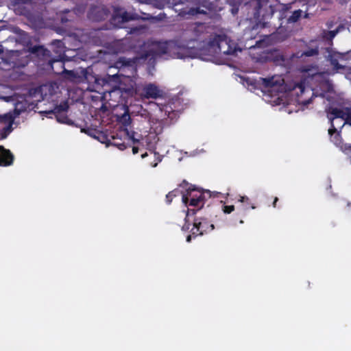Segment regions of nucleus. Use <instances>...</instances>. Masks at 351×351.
<instances>
[{
  "label": "nucleus",
  "instance_id": "f257e3e1",
  "mask_svg": "<svg viewBox=\"0 0 351 351\" xmlns=\"http://www.w3.org/2000/svg\"><path fill=\"white\" fill-rule=\"evenodd\" d=\"M193 45L185 47L173 41L149 42L144 45L143 52L145 58L167 55L173 58H199L209 60L212 57L221 53L232 55L240 51L236 43L226 35H217L210 38L206 43L199 44L198 49H195Z\"/></svg>",
  "mask_w": 351,
  "mask_h": 351
},
{
  "label": "nucleus",
  "instance_id": "f03ea898",
  "mask_svg": "<svg viewBox=\"0 0 351 351\" xmlns=\"http://www.w3.org/2000/svg\"><path fill=\"white\" fill-rule=\"evenodd\" d=\"M51 86L49 84L43 85L37 88L27 90L23 89L21 92L15 93L14 95L10 97H3L5 99H9L14 106V114L8 112L5 114L1 118V122L5 125L3 128V134L2 138H5L7 135L12 130V124L14 120L21 112L33 110L37 103L44 99L47 94L51 93Z\"/></svg>",
  "mask_w": 351,
  "mask_h": 351
},
{
  "label": "nucleus",
  "instance_id": "7ed1b4c3",
  "mask_svg": "<svg viewBox=\"0 0 351 351\" xmlns=\"http://www.w3.org/2000/svg\"><path fill=\"white\" fill-rule=\"evenodd\" d=\"M115 67L119 69L118 75L122 77L121 80V84L128 83L126 87H123L122 89L127 92H134L138 94L142 99H154L161 98L163 97L165 93L155 84L149 83L144 85L142 89H138L136 86V82L134 77L136 74V69L134 61L126 60L124 58H121L115 64Z\"/></svg>",
  "mask_w": 351,
  "mask_h": 351
},
{
  "label": "nucleus",
  "instance_id": "20e7f679",
  "mask_svg": "<svg viewBox=\"0 0 351 351\" xmlns=\"http://www.w3.org/2000/svg\"><path fill=\"white\" fill-rule=\"evenodd\" d=\"M243 84L250 91H254L256 88L261 89L263 100L272 106L286 103L284 79L280 75L268 78L260 77L258 80L247 78L243 80Z\"/></svg>",
  "mask_w": 351,
  "mask_h": 351
},
{
  "label": "nucleus",
  "instance_id": "39448f33",
  "mask_svg": "<svg viewBox=\"0 0 351 351\" xmlns=\"http://www.w3.org/2000/svg\"><path fill=\"white\" fill-rule=\"evenodd\" d=\"M178 193H180L182 195V201L185 206H191L202 208L204 204V192L196 188L195 186L183 182L178 189L170 192L167 195V199L172 198L176 196ZM170 202L171 200H168Z\"/></svg>",
  "mask_w": 351,
  "mask_h": 351
},
{
  "label": "nucleus",
  "instance_id": "423d86ee",
  "mask_svg": "<svg viewBox=\"0 0 351 351\" xmlns=\"http://www.w3.org/2000/svg\"><path fill=\"white\" fill-rule=\"evenodd\" d=\"M328 118L330 121L331 127L328 130L329 135L336 133L346 123L351 125V109L348 107H330L328 110Z\"/></svg>",
  "mask_w": 351,
  "mask_h": 351
},
{
  "label": "nucleus",
  "instance_id": "0eeeda50",
  "mask_svg": "<svg viewBox=\"0 0 351 351\" xmlns=\"http://www.w3.org/2000/svg\"><path fill=\"white\" fill-rule=\"evenodd\" d=\"M302 73L303 76L305 77H311L316 81H318L320 79L323 80L320 84V90H322L320 95H322V97H326L325 92H330L332 89V85L325 78V76L323 75V73L319 71L317 67H305L302 69Z\"/></svg>",
  "mask_w": 351,
  "mask_h": 351
},
{
  "label": "nucleus",
  "instance_id": "6e6552de",
  "mask_svg": "<svg viewBox=\"0 0 351 351\" xmlns=\"http://www.w3.org/2000/svg\"><path fill=\"white\" fill-rule=\"evenodd\" d=\"M293 95H296L297 102L299 104L306 106L314 95V90L308 86L305 82L297 84L293 89Z\"/></svg>",
  "mask_w": 351,
  "mask_h": 351
},
{
  "label": "nucleus",
  "instance_id": "1a4fd4ad",
  "mask_svg": "<svg viewBox=\"0 0 351 351\" xmlns=\"http://www.w3.org/2000/svg\"><path fill=\"white\" fill-rule=\"evenodd\" d=\"M327 53L326 57L330 60L331 64L336 71L342 69L344 72L351 73V66L346 67L345 65L339 63V62H343L347 60V53H339L332 49L327 50Z\"/></svg>",
  "mask_w": 351,
  "mask_h": 351
},
{
  "label": "nucleus",
  "instance_id": "9d476101",
  "mask_svg": "<svg viewBox=\"0 0 351 351\" xmlns=\"http://www.w3.org/2000/svg\"><path fill=\"white\" fill-rule=\"evenodd\" d=\"M137 14H130L122 8H116L112 18V24L117 27H121L122 24L129 20L138 17Z\"/></svg>",
  "mask_w": 351,
  "mask_h": 351
},
{
  "label": "nucleus",
  "instance_id": "9b49d317",
  "mask_svg": "<svg viewBox=\"0 0 351 351\" xmlns=\"http://www.w3.org/2000/svg\"><path fill=\"white\" fill-rule=\"evenodd\" d=\"M13 156L10 150L5 149L3 147L0 146V165L8 166L12 163Z\"/></svg>",
  "mask_w": 351,
  "mask_h": 351
},
{
  "label": "nucleus",
  "instance_id": "f8f14e48",
  "mask_svg": "<svg viewBox=\"0 0 351 351\" xmlns=\"http://www.w3.org/2000/svg\"><path fill=\"white\" fill-rule=\"evenodd\" d=\"M140 2L145 3H153L158 7H163L166 4H177L180 1L177 0H138Z\"/></svg>",
  "mask_w": 351,
  "mask_h": 351
},
{
  "label": "nucleus",
  "instance_id": "ddd939ff",
  "mask_svg": "<svg viewBox=\"0 0 351 351\" xmlns=\"http://www.w3.org/2000/svg\"><path fill=\"white\" fill-rule=\"evenodd\" d=\"M331 136V141L333 142L337 147H339L343 152H346L347 150L351 149V146L347 144H342L341 138L338 133H332Z\"/></svg>",
  "mask_w": 351,
  "mask_h": 351
},
{
  "label": "nucleus",
  "instance_id": "4468645a",
  "mask_svg": "<svg viewBox=\"0 0 351 351\" xmlns=\"http://www.w3.org/2000/svg\"><path fill=\"white\" fill-rule=\"evenodd\" d=\"M196 221H186L187 223L186 228H189V226H193L191 229L193 234H203V230H200L202 222L199 221L198 223H197Z\"/></svg>",
  "mask_w": 351,
  "mask_h": 351
},
{
  "label": "nucleus",
  "instance_id": "2eb2a0df",
  "mask_svg": "<svg viewBox=\"0 0 351 351\" xmlns=\"http://www.w3.org/2000/svg\"><path fill=\"white\" fill-rule=\"evenodd\" d=\"M131 119L128 112H125L119 119V122L124 126L130 124Z\"/></svg>",
  "mask_w": 351,
  "mask_h": 351
},
{
  "label": "nucleus",
  "instance_id": "dca6fc26",
  "mask_svg": "<svg viewBox=\"0 0 351 351\" xmlns=\"http://www.w3.org/2000/svg\"><path fill=\"white\" fill-rule=\"evenodd\" d=\"M241 0H228L230 5L232 7L231 12L233 14H235L238 12L237 5L241 3Z\"/></svg>",
  "mask_w": 351,
  "mask_h": 351
},
{
  "label": "nucleus",
  "instance_id": "f3484780",
  "mask_svg": "<svg viewBox=\"0 0 351 351\" xmlns=\"http://www.w3.org/2000/svg\"><path fill=\"white\" fill-rule=\"evenodd\" d=\"M302 12L300 10L295 11L289 19V21L291 22H295L301 16Z\"/></svg>",
  "mask_w": 351,
  "mask_h": 351
},
{
  "label": "nucleus",
  "instance_id": "a211bd4d",
  "mask_svg": "<svg viewBox=\"0 0 351 351\" xmlns=\"http://www.w3.org/2000/svg\"><path fill=\"white\" fill-rule=\"evenodd\" d=\"M207 12L204 10H201L200 8H191L186 13L189 15H195L197 14H206Z\"/></svg>",
  "mask_w": 351,
  "mask_h": 351
},
{
  "label": "nucleus",
  "instance_id": "6ab92c4d",
  "mask_svg": "<svg viewBox=\"0 0 351 351\" xmlns=\"http://www.w3.org/2000/svg\"><path fill=\"white\" fill-rule=\"evenodd\" d=\"M64 60V56H60V59L59 60H54L51 61V69L53 70H54V66H53L54 64H58L62 68L63 66L62 61H63Z\"/></svg>",
  "mask_w": 351,
  "mask_h": 351
},
{
  "label": "nucleus",
  "instance_id": "aec40b11",
  "mask_svg": "<svg viewBox=\"0 0 351 351\" xmlns=\"http://www.w3.org/2000/svg\"><path fill=\"white\" fill-rule=\"evenodd\" d=\"M206 7V9L209 11V12H217L218 10H220V8L217 9V7H215L213 3H209L208 5H205Z\"/></svg>",
  "mask_w": 351,
  "mask_h": 351
},
{
  "label": "nucleus",
  "instance_id": "412c9836",
  "mask_svg": "<svg viewBox=\"0 0 351 351\" xmlns=\"http://www.w3.org/2000/svg\"><path fill=\"white\" fill-rule=\"evenodd\" d=\"M155 162L151 164L152 167H156L158 165V162H160L162 160V157L160 155L155 153Z\"/></svg>",
  "mask_w": 351,
  "mask_h": 351
},
{
  "label": "nucleus",
  "instance_id": "4be33fe9",
  "mask_svg": "<svg viewBox=\"0 0 351 351\" xmlns=\"http://www.w3.org/2000/svg\"><path fill=\"white\" fill-rule=\"evenodd\" d=\"M317 53V49H313L308 50V51H305L304 53V54L306 56H314V55H315Z\"/></svg>",
  "mask_w": 351,
  "mask_h": 351
},
{
  "label": "nucleus",
  "instance_id": "5701e85b",
  "mask_svg": "<svg viewBox=\"0 0 351 351\" xmlns=\"http://www.w3.org/2000/svg\"><path fill=\"white\" fill-rule=\"evenodd\" d=\"M234 206H224L223 208V210L225 213H230L234 210Z\"/></svg>",
  "mask_w": 351,
  "mask_h": 351
},
{
  "label": "nucleus",
  "instance_id": "b1692460",
  "mask_svg": "<svg viewBox=\"0 0 351 351\" xmlns=\"http://www.w3.org/2000/svg\"><path fill=\"white\" fill-rule=\"evenodd\" d=\"M341 27H339L335 31H330L328 33L329 38L332 39L333 38L336 34L340 30Z\"/></svg>",
  "mask_w": 351,
  "mask_h": 351
},
{
  "label": "nucleus",
  "instance_id": "393cba45",
  "mask_svg": "<svg viewBox=\"0 0 351 351\" xmlns=\"http://www.w3.org/2000/svg\"><path fill=\"white\" fill-rule=\"evenodd\" d=\"M57 119H58V121L60 122V123H67V124H71V121L68 120L66 118L61 119L60 118L58 117Z\"/></svg>",
  "mask_w": 351,
  "mask_h": 351
},
{
  "label": "nucleus",
  "instance_id": "a878e982",
  "mask_svg": "<svg viewBox=\"0 0 351 351\" xmlns=\"http://www.w3.org/2000/svg\"><path fill=\"white\" fill-rule=\"evenodd\" d=\"M120 150H124L125 148H126V145L123 143H120V144H116L115 145Z\"/></svg>",
  "mask_w": 351,
  "mask_h": 351
},
{
  "label": "nucleus",
  "instance_id": "bb28decb",
  "mask_svg": "<svg viewBox=\"0 0 351 351\" xmlns=\"http://www.w3.org/2000/svg\"><path fill=\"white\" fill-rule=\"evenodd\" d=\"M247 200H248V197L247 196H241L239 201L240 202H244Z\"/></svg>",
  "mask_w": 351,
  "mask_h": 351
},
{
  "label": "nucleus",
  "instance_id": "cd10ccee",
  "mask_svg": "<svg viewBox=\"0 0 351 351\" xmlns=\"http://www.w3.org/2000/svg\"><path fill=\"white\" fill-rule=\"evenodd\" d=\"M138 147H134L132 148V152H133V154H137V153H138Z\"/></svg>",
  "mask_w": 351,
  "mask_h": 351
},
{
  "label": "nucleus",
  "instance_id": "c85d7f7f",
  "mask_svg": "<svg viewBox=\"0 0 351 351\" xmlns=\"http://www.w3.org/2000/svg\"><path fill=\"white\" fill-rule=\"evenodd\" d=\"M191 234H189V235H188V236L186 237V241H187V242H190V241H191Z\"/></svg>",
  "mask_w": 351,
  "mask_h": 351
},
{
  "label": "nucleus",
  "instance_id": "c756f323",
  "mask_svg": "<svg viewBox=\"0 0 351 351\" xmlns=\"http://www.w3.org/2000/svg\"><path fill=\"white\" fill-rule=\"evenodd\" d=\"M147 156V153H145V154H142V155H141V158H145Z\"/></svg>",
  "mask_w": 351,
  "mask_h": 351
},
{
  "label": "nucleus",
  "instance_id": "7c9ffc66",
  "mask_svg": "<svg viewBox=\"0 0 351 351\" xmlns=\"http://www.w3.org/2000/svg\"><path fill=\"white\" fill-rule=\"evenodd\" d=\"M277 201H278V198H277V197H276V198H275V200H274V204H276V202Z\"/></svg>",
  "mask_w": 351,
  "mask_h": 351
},
{
  "label": "nucleus",
  "instance_id": "2f4dec72",
  "mask_svg": "<svg viewBox=\"0 0 351 351\" xmlns=\"http://www.w3.org/2000/svg\"><path fill=\"white\" fill-rule=\"evenodd\" d=\"M68 73H69V75H73V72H72V71H69V72H68Z\"/></svg>",
  "mask_w": 351,
  "mask_h": 351
},
{
  "label": "nucleus",
  "instance_id": "473e14b6",
  "mask_svg": "<svg viewBox=\"0 0 351 351\" xmlns=\"http://www.w3.org/2000/svg\"><path fill=\"white\" fill-rule=\"evenodd\" d=\"M243 222H244V221H243V220H241V221H240V223H243Z\"/></svg>",
  "mask_w": 351,
  "mask_h": 351
},
{
  "label": "nucleus",
  "instance_id": "72a5a7b5",
  "mask_svg": "<svg viewBox=\"0 0 351 351\" xmlns=\"http://www.w3.org/2000/svg\"><path fill=\"white\" fill-rule=\"evenodd\" d=\"M210 226L212 227L213 229L214 228V226L213 224H211Z\"/></svg>",
  "mask_w": 351,
  "mask_h": 351
},
{
  "label": "nucleus",
  "instance_id": "f704fd0d",
  "mask_svg": "<svg viewBox=\"0 0 351 351\" xmlns=\"http://www.w3.org/2000/svg\"><path fill=\"white\" fill-rule=\"evenodd\" d=\"M132 138L133 141H136V140L133 137H132Z\"/></svg>",
  "mask_w": 351,
  "mask_h": 351
},
{
  "label": "nucleus",
  "instance_id": "c9c22d12",
  "mask_svg": "<svg viewBox=\"0 0 351 351\" xmlns=\"http://www.w3.org/2000/svg\"><path fill=\"white\" fill-rule=\"evenodd\" d=\"M1 53V51L0 50V53Z\"/></svg>",
  "mask_w": 351,
  "mask_h": 351
}]
</instances>
